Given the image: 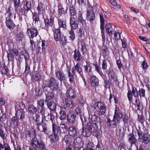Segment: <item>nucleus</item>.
<instances>
[{
    "instance_id": "obj_51",
    "label": "nucleus",
    "mask_w": 150,
    "mask_h": 150,
    "mask_svg": "<svg viewBox=\"0 0 150 150\" xmlns=\"http://www.w3.org/2000/svg\"><path fill=\"white\" fill-rule=\"evenodd\" d=\"M4 148V150H11L8 144L5 143L3 145L0 143V150H3Z\"/></svg>"
},
{
    "instance_id": "obj_14",
    "label": "nucleus",
    "mask_w": 150,
    "mask_h": 150,
    "mask_svg": "<svg viewBox=\"0 0 150 150\" xmlns=\"http://www.w3.org/2000/svg\"><path fill=\"white\" fill-rule=\"evenodd\" d=\"M65 104H64L62 107H64V108L66 109L70 110L68 108H73L74 106V103L73 102L72 100L70 98H66L65 99Z\"/></svg>"
},
{
    "instance_id": "obj_23",
    "label": "nucleus",
    "mask_w": 150,
    "mask_h": 150,
    "mask_svg": "<svg viewBox=\"0 0 150 150\" xmlns=\"http://www.w3.org/2000/svg\"><path fill=\"white\" fill-rule=\"evenodd\" d=\"M44 21L45 27H47L50 26H52L54 24V18L52 17H51L50 20L47 18H46L44 19Z\"/></svg>"
},
{
    "instance_id": "obj_34",
    "label": "nucleus",
    "mask_w": 150,
    "mask_h": 150,
    "mask_svg": "<svg viewBox=\"0 0 150 150\" xmlns=\"http://www.w3.org/2000/svg\"><path fill=\"white\" fill-rule=\"evenodd\" d=\"M100 23V28L101 29H102L104 28V17L105 18V16H106V15H105L104 11L103 13H99Z\"/></svg>"
},
{
    "instance_id": "obj_24",
    "label": "nucleus",
    "mask_w": 150,
    "mask_h": 150,
    "mask_svg": "<svg viewBox=\"0 0 150 150\" xmlns=\"http://www.w3.org/2000/svg\"><path fill=\"white\" fill-rule=\"evenodd\" d=\"M32 19L33 21V25L34 26H35L37 24H38L39 21V18L38 14L35 12L33 13L32 14Z\"/></svg>"
},
{
    "instance_id": "obj_7",
    "label": "nucleus",
    "mask_w": 150,
    "mask_h": 150,
    "mask_svg": "<svg viewBox=\"0 0 150 150\" xmlns=\"http://www.w3.org/2000/svg\"><path fill=\"white\" fill-rule=\"evenodd\" d=\"M94 130V127L91 123H88L87 128L82 127L81 131L82 134L84 137H89L91 134L92 132Z\"/></svg>"
},
{
    "instance_id": "obj_33",
    "label": "nucleus",
    "mask_w": 150,
    "mask_h": 150,
    "mask_svg": "<svg viewBox=\"0 0 150 150\" xmlns=\"http://www.w3.org/2000/svg\"><path fill=\"white\" fill-rule=\"evenodd\" d=\"M33 119L34 121L37 122V123H40V121H42V119L40 117V114L39 112L33 115Z\"/></svg>"
},
{
    "instance_id": "obj_12",
    "label": "nucleus",
    "mask_w": 150,
    "mask_h": 150,
    "mask_svg": "<svg viewBox=\"0 0 150 150\" xmlns=\"http://www.w3.org/2000/svg\"><path fill=\"white\" fill-rule=\"evenodd\" d=\"M19 52L16 49H10L7 52V57L8 58V60H10V58L11 60H13L14 59L15 56H18V55Z\"/></svg>"
},
{
    "instance_id": "obj_46",
    "label": "nucleus",
    "mask_w": 150,
    "mask_h": 150,
    "mask_svg": "<svg viewBox=\"0 0 150 150\" xmlns=\"http://www.w3.org/2000/svg\"><path fill=\"white\" fill-rule=\"evenodd\" d=\"M88 150H96V147L95 145L91 142H90L87 144L86 148Z\"/></svg>"
},
{
    "instance_id": "obj_9",
    "label": "nucleus",
    "mask_w": 150,
    "mask_h": 150,
    "mask_svg": "<svg viewBox=\"0 0 150 150\" xmlns=\"http://www.w3.org/2000/svg\"><path fill=\"white\" fill-rule=\"evenodd\" d=\"M48 85V87L52 90V92L57 91L59 87V84L57 81L53 78L50 79Z\"/></svg>"
},
{
    "instance_id": "obj_41",
    "label": "nucleus",
    "mask_w": 150,
    "mask_h": 150,
    "mask_svg": "<svg viewBox=\"0 0 150 150\" xmlns=\"http://www.w3.org/2000/svg\"><path fill=\"white\" fill-rule=\"evenodd\" d=\"M46 95V99L45 100V101L46 102L51 101L54 96L53 94L51 92H47L45 93Z\"/></svg>"
},
{
    "instance_id": "obj_53",
    "label": "nucleus",
    "mask_w": 150,
    "mask_h": 150,
    "mask_svg": "<svg viewBox=\"0 0 150 150\" xmlns=\"http://www.w3.org/2000/svg\"><path fill=\"white\" fill-rule=\"evenodd\" d=\"M81 139L80 137H77L74 140V144L75 147H79L81 144Z\"/></svg>"
},
{
    "instance_id": "obj_16",
    "label": "nucleus",
    "mask_w": 150,
    "mask_h": 150,
    "mask_svg": "<svg viewBox=\"0 0 150 150\" xmlns=\"http://www.w3.org/2000/svg\"><path fill=\"white\" fill-rule=\"evenodd\" d=\"M68 110L67 117V121L71 124H75V117L73 112L71 110Z\"/></svg>"
},
{
    "instance_id": "obj_39",
    "label": "nucleus",
    "mask_w": 150,
    "mask_h": 150,
    "mask_svg": "<svg viewBox=\"0 0 150 150\" xmlns=\"http://www.w3.org/2000/svg\"><path fill=\"white\" fill-rule=\"evenodd\" d=\"M58 24L59 27L65 28L66 27V22L65 19L62 18L60 17L58 19Z\"/></svg>"
},
{
    "instance_id": "obj_27",
    "label": "nucleus",
    "mask_w": 150,
    "mask_h": 150,
    "mask_svg": "<svg viewBox=\"0 0 150 150\" xmlns=\"http://www.w3.org/2000/svg\"><path fill=\"white\" fill-rule=\"evenodd\" d=\"M24 36V35L23 32H18L15 35V39L17 42H21L22 41Z\"/></svg>"
},
{
    "instance_id": "obj_63",
    "label": "nucleus",
    "mask_w": 150,
    "mask_h": 150,
    "mask_svg": "<svg viewBox=\"0 0 150 150\" xmlns=\"http://www.w3.org/2000/svg\"><path fill=\"white\" fill-rule=\"evenodd\" d=\"M78 18L79 21L83 24L85 23V21L83 18L82 14L80 13L79 15Z\"/></svg>"
},
{
    "instance_id": "obj_8",
    "label": "nucleus",
    "mask_w": 150,
    "mask_h": 150,
    "mask_svg": "<svg viewBox=\"0 0 150 150\" xmlns=\"http://www.w3.org/2000/svg\"><path fill=\"white\" fill-rule=\"evenodd\" d=\"M53 126H55L56 130L57 132V133L59 134L61 133L64 134L67 132L68 127L64 123L61 124L58 126H57L55 123H53L52 125V128H53Z\"/></svg>"
},
{
    "instance_id": "obj_29",
    "label": "nucleus",
    "mask_w": 150,
    "mask_h": 150,
    "mask_svg": "<svg viewBox=\"0 0 150 150\" xmlns=\"http://www.w3.org/2000/svg\"><path fill=\"white\" fill-rule=\"evenodd\" d=\"M17 117L18 119H22L25 117V112L23 109L18 110L16 114Z\"/></svg>"
},
{
    "instance_id": "obj_10",
    "label": "nucleus",
    "mask_w": 150,
    "mask_h": 150,
    "mask_svg": "<svg viewBox=\"0 0 150 150\" xmlns=\"http://www.w3.org/2000/svg\"><path fill=\"white\" fill-rule=\"evenodd\" d=\"M86 18L87 20L91 22H93L95 18V13L91 6H90L87 8Z\"/></svg>"
},
{
    "instance_id": "obj_17",
    "label": "nucleus",
    "mask_w": 150,
    "mask_h": 150,
    "mask_svg": "<svg viewBox=\"0 0 150 150\" xmlns=\"http://www.w3.org/2000/svg\"><path fill=\"white\" fill-rule=\"evenodd\" d=\"M92 122L96 126L100 125L102 122L101 118L96 115H92L91 117Z\"/></svg>"
},
{
    "instance_id": "obj_48",
    "label": "nucleus",
    "mask_w": 150,
    "mask_h": 150,
    "mask_svg": "<svg viewBox=\"0 0 150 150\" xmlns=\"http://www.w3.org/2000/svg\"><path fill=\"white\" fill-rule=\"evenodd\" d=\"M107 122L109 123V125L110 127L114 128L116 126V124L117 123V121L114 120V118L112 121H111L110 119H108Z\"/></svg>"
},
{
    "instance_id": "obj_47",
    "label": "nucleus",
    "mask_w": 150,
    "mask_h": 150,
    "mask_svg": "<svg viewBox=\"0 0 150 150\" xmlns=\"http://www.w3.org/2000/svg\"><path fill=\"white\" fill-rule=\"evenodd\" d=\"M79 43L80 44L81 48V50L83 52V53H86L87 51V49L85 45V42L84 40H82L79 42Z\"/></svg>"
},
{
    "instance_id": "obj_6",
    "label": "nucleus",
    "mask_w": 150,
    "mask_h": 150,
    "mask_svg": "<svg viewBox=\"0 0 150 150\" xmlns=\"http://www.w3.org/2000/svg\"><path fill=\"white\" fill-rule=\"evenodd\" d=\"M54 38L56 41H59L61 44H65L67 41L65 37L61 35L59 29H56L54 31Z\"/></svg>"
},
{
    "instance_id": "obj_49",
    "label": "nucleus",
    "mask_w": 150,
    "mask_h": 150,
    "mask_svg": "<svg viewBox=\"0 0 150 150\" xmlns=\"http://www.w3.org/2000/svg\"><path fill=\"white\" fill-rule=\"evenodd\" d=\"M28 134L31 137L33 138L35 137L36 133L35 130L33 129H32L29 130L28 132Z\"/></svg>"
},
{
    "instance_id": "obj_4",
    "label": "nucleus",
    "mask_w": 150,
    "mask_h": 150,
    "mask_svg": "<svg viewBox=\"0 0 150 150\" xmlns=\"http://www.w3.org/2000/svg\"><path fill=\"white\" fill-rule=\"evenodd\" d=\"M42 117H43L45 120L47 121H51L53 124L54 122V116L53 114H49L48 111L46 109H42L40 110Z\"/></svg>"
},
{
    "instance_id": "obj_59",
    "label": "nucleus",
    "mask_w": 150,
    "mask_h": 150,
    "mask_svg": "<svg viewBox=\"0 0 150 150\" xmlns=\"http://www.w3.org/2000/svg\"><path fill=\"white\" fill-rule=\"evenodd\" d=\"M38 104L41 108L40 110L42 109H45L44 107V102L43 100H40L38 101Z\"/></svg>"
},
{
    "instance_id": "obj_31",
    "label": "nucleus",
    "mask_w": 150,
    "mask_h": 150,
    "mask_svg": "<svg viewBox=\"0 0 150 150\" xmlns=\"http://www.w3.org/2000/svg\"><path fill=\"white\" fill-rule=\"evenodd\" d=\"M64 108L62 107L60 112V119L61 120H64L65 118L67 116L66 112H68V110H67Z\"/></svg>"
},
{
    "instance_id": "obj_55",
    "label": "nucleus",
    "mask_w": 150,
    "mask_h": 150,
    "mask_svg": "<svg viewBox=\"0 0 150 150\" xmlns=\"http://www.w3.org/2000/svg\"><path fill=\"white\" fill-rule=\"evenodd\" d=\"M28 110L30 113L33 114V115L36 113L37 109L33 105H31L28 108Z\"/></svg>"
},
{
    "instance_id": "obj_26",
    "label": "nucleus",
    "mask_w": 150,
    "mask_h": 150,
    "mask_svg": "<svg viewBox=\"0 0 150 150\" xmlns=\"http://www.w3.org/2000/svg\"><path fill=\"white\" fill-rule=\"evenodd\" d=\"M90 82L91 85L94 87L97 86L99 83V81L98 78L94 75L91 77Z\"/></svg>"
},
{
    "instance_id": "obj_35",
    "label": "nucleus",
    "mask_w": 150,
    "mask_h": 150,
    "mask_svg": "<svg viewBox=\"0 0 150 150\" xmlns=\"http://www.w3.org/2000/svg\"><path fill=\"white\" fill-rule=\"evenodd\" d=\"M58 3V11L59 13L61 14L64 15L67 12V8L66 10L65 11L64 8L63 7L62 4L60 3V1L59 2L57 3Z\"/></svg>"
},
{
    "instance_id": "obj_28",
    "label": "nucleus",
    "mask_w": 150,
    "mask_h": 150,
    "mask_svg": "<svg viewBox=\"0 0 150 150\" xmlns=\"http://www.w3.org/2000/svg\"><path fill=\"white\" fill-rule=\"evenodd\" d=\"M14 11L11 7H9L6 10L5 15L7 18L10 17V18L14 15Z\"/></svg>"
},
{
    "instance_id": "obj_22",
    "label": "nucleus",
    "mask_w": 150,
    "mask_h": 150,
    "mask_svg": "<svg viewBox=\"0 0 150 150\" xmlns=\"http://www.w3.org/2000/svg\"><path fill=\"white\" fill-rule=\"evenodd\" d=\"M66 96L68 97L72 98H74L76 96L75 91L71 88H69L67 90Z\"/></svg>"
},
{
    "instance_id": "obj_20",
    "label": "nucleus",
    "mask_w": 150,
    "mask_h": 150,
    "mask_svg": "<svg viewBox=\"0 0 150 150\" xmlns=\"http://www.w3.org/2000/svg\"><path fill=\"white\" fill-rule=\"evenodd\" d=\"M31 78L33 81H38L41 79V75L39 71H35L32 72Z\"/></svg>"
},
{
    "instance_id": "obj_57",
    "label": "nucleus",
    "mask_w": 150,
    "mask_h": 150,
    "mask_svg": "<svg viewBox=\"0 0 150 150\" xmlns=\"http://www.w3.org/2000/svg\"><path fill=\"white\" fill-rule=\"evenodd\" d=\"M145 90L143 89H140L138 91V95L140 96V97L142 96L145 97Z\"/></svg>"
},
{
    "instance_id": "obj_43",
    "label": "nucleus",
    "mask_w": 150,
    "mask_h": 150,
    "mask_svg": "<svg viewBox=\"0 0 150 150\" xmlns=\"http://www.w3.org/2000/svg\"><path fill=\"white\" fill-rule=\"evenodd\" d=\"M29 57L28 55V56H26V57H25V72L26 73H28L30 71V65L29 64H28L27 62Z\"/></svg>"
},
{
    "instance_id": "obj_11",
    "label": "nucleus",
    "mask_w": 150,
    "mask_h": 150,
    "mask_svg": "<svg viewBox=\"0 0 150 150\" xmlns=\"http://www.w3.org/2000/svg\"><path fill=\"white\" fill-rule=\"evenodd\" d=\"M38 128L39 131L40 132H43L45 134L48 135L50 133L51 131L47 128L46 124L45 123H43L41 125L40 123L37 124Z\"/></svg>"
},
{
    "instance_id": "obj_45",
    "label": "nucleus",
    "mask_w": 150,
    "mask_h": 150,
    "mask_svg": "<svg viewBox=\"0 0 150 150\" xmlns=\"http://www.w3.org/2000/svg\"><path fill=\"white\" fill-rule=\"evenodd\" d=\"M72 141L71 136L68 135L65 136L63 139V142L66 143V144H70Z\"/></svg>"
},
{
    "instance_id": "obj_25",
    "label": "nucleus",
    "mask_w": 150,
    "mask_h": 150,
    "mask_svg": "<svg viewBox=\"0 0 150 150\" xmlns=\"http://www.w3.org/2000/svg\"><path fill=\"white\" fill-rule=\"evenodd\" d=\"M69 133L70 136L73 137L77 136V134L76 128L74 126H70L69 128Z\"/></svg>"
},
{
    "instance_id": "obj_5",
    "label": "nucleus",
    "mask_w": 150,
    "mask_h": 150,
    "mask_svg": "<svg viewBox=\"0 0 150 150\" xmlns=\"http://www.w3.org/2000/svg\"><path fill=\"white\" fill-rule=\"evenodd\" d=\"M30 145L32 148L35 149H39L40 150L41 148H44L45 144L41 141L38 140L36 137L32 139L30 142Z\"/></svg>"
},
{
    "instance_id": "obj_36",
    "label": "nucleus",
    "mask_w": 150,
    "mask_h": 150,
    "mask_svg": "<svg viewBox=\"0 0 150 150\" xmlns=\"http://www.w3.org/2000/svg\"><path fill=\"white\" fill-rule=\"evenodd\" d=\"M105 29L106 32L109 35H112L113 28L111 24L108 23L106 25Z\"/></svg>"
},
{
    "instance_id": "obj_15",
    "label": "nucleus",
    "mask_w": 150,
    "mask_h": 150,
    "mask_svg": "<svg viewBox=\"0 0 150 150\" xmlns=\"http://www.w3.org/2000/svg\"><path fill=\"white\" fill-rule=\"evenodd\" d=\"M122 114L119 110V108L116 107L115 111L113 118L114 120H116L117 124H119L120 120L122 117Z\"/></svg>"
},
{
    "instance_id": "obj_2",
    "label": "nucleus",
    "mask_w": 150,
    "mask_h": 150,
    "mask_svg": "<svg viewBox=\"0 0 150 150\" xmlns=\"http://www.w3.org/2000/svg\"><path fill=\"white\" fill-rule=\"evenodd\" d=\"M94 110L98 115H103L106 111V106L104 103L98 101L93 105Z\"/></svg>"
},
{
    "instance_id": "obj_3",
    "label": "nucleus",
    "mask_w": 150,
    "mask_h": 150,
    "mask_svg": "<svg viewBox=\"0 0 150 150\" xmlns=\"http://www.w3.org/2000/svg\"><path fill=\"white\" fill-rule=\"evenodd\" d=\"M138 139L141 140L142 143L145 144L149 143L150 144V135L148 132H143L141 130H137Z\"/></svg>"
},
{
    "instance_id": "obj_40",
    "label": "nucleus",
    "mask_w": 150,
    "mask_h": 150,
    "mask_svg": "<svg viewBox=\"0 0 150 150\" xmlns=\"http://www.w3.org/2000/svg\"><path fill=\"white\" fill-rule=\"evenodd\" d=\"M0 68V71L2 74H5L8 72V69L4 63L1 64Z\"/></svg>"
},
{
    "instance_id": "obj_62",
    "label": "nucleus",
    "mask_w": 150,
    "mask_h": 150,
    "mask_svg": "<svg viewBox=\"0 0 150 150\" xmlns=\"http://www.w3.org/2000/svg\"><path fill=\"white\" fill-rule=\"evenodd\" d=\"M110 76L109 77V78H111V80H113L114 81V82L115 83L116 85H117L119 84V81H118L117 78L115 77L114 75H110Z\"/></svg>"
},
{
    "instance_id": "obj_30",
    "label": "nucleus",
    "mask_w": 150,
    "mask_h": 150,
    "mask_svg": "<svg viewBox=\"0 0 150 150\" xmlns=\"http://www.w3.org/2000/svg\"><path fill=\"white\" fill-rule=\"evenodd\" d=\"M47 107L50 110L54 111L56 109V104L53 101H51L46 102Z\"/></svg>"
},
{
    "instance_id": "obj_37",
    "label": "nucleus",
    "mask_w": 150,
    "mask_h": 150,
    "mask_svg": "<svg viewBox=\"0 0 150 150\" xmlns=\"http://www.w3.org/2000/svg\"><path fill=\"white\" fill-rule=\"evenodd\" d=\"M38 11V14H42L45 11V6L42 3L39 4L37 8Z\"/></svg>"
},
{
    "instance_id": "obj_50",
    "label": "nucleus",
    "mask_w": 150,
    "mask_h": 150,
    "mask_svg": "<svg viewBox=\"0 0 150 150\" xmlns=\"http://www.w3.org/2000/svg\"><path fill=\"white\" fill-rule=\"evenodd\" d=\"M103 56L105 58H107L108 57L109 52L107 46H105L103 47Z\"/></svg>"
},
{
    "instance_id": "obj_32",
    "label": "nucleus",
    "mask_w": 150,
    "mask_h": 150,
    "mask_svg": "<svg viewBox=\"0 0 150 150\" xmlns=\"http://www.w3.org/2000/svg\"><path fill=\"white\" fill-rule=\"evenodd\" d=\"M74 58L75 60L78 62L80 61L82 59V57L80 52L75 50L74 52Z\"/></svg>"
},
{
    "instance_id": "obj_21",
    "label": "nucleus",
    "mask_w": 150,
    "mask_h": 150,
    "mask_svg": "<svg viewBox=\"0 0 150 150\" xmlns=\"http://www.w3.org/2000/svg\"><path fill=\"white\" fill-rule=\"evenodd\" d=\"M128 142L130 144V146H132L133 144H135L137 139L134 135L133 134H129L128 136Z\"/></svg>"
},
{
    "instance_id": "obj_19",
    "label": "nucleus",
    "mask_w": 150,
    "mask_h": 150,
    "mask_svg": "<svg viewBox=\"0 0 150 150\" xmlns=\"http://www.w3.org/2000/svg\"><path fill=\"white\" fill-rule=\"evenodd\" d=\"M27 33L30 34V38H33L34 37H36L38 34L37 30L35 28L32 27L30 28H28Z\"/></svg>"
},
{
    "instance_id": "obj_44",
    "label": "nucleus",
    "mask_w": 150,
    "mask_h": 150,
    "mask_svg": "<svg viewBox=\"0 0 150 150\" xmlns=\"http://www.w3.org/2000/svg\"><path fill=\"white\" fill-rule=\"evenodd\" d=\"M6 23L7 26L10 29H13L15 25L13 22L10 19L7 20Z\"/></svg>"
},
{
    "instance_id": "obj_54",
    "label": "nucleus",
    "mask_w": 150,
    "mask_h": 150,
    "mask_svg": "<svg viewBox=\"0 0 150 150\" xmlns=\"http://www.w3.org/2000/svg\"><path fill=\"white\" fill-rule=\"evenodd\" d=\"M24 8L25 11H27L30 10L31 8V4L30 2L26 1V2L25 5L24 6Z\"/></svg>"
},
{
    "instance_id": "obj_13",
    "label": "nucleus",
    "mask_w": 150,
    "mask_h": 150,
    "mask_svg": "<svg viewBox=\"0 0 150 150\" xmlns=\"http://www.w3.org/2000/svg\"><path fill=\"white\" fill-rule=\"evenodd\" d=\"M56 129L55 126H53L52 128L53 133L50 136V138L51 141L54 142H57L59 139L58 135L59 134L57 133Z\"/></svg>"
},
{
    "instance_id": "obj_52",
    "label": "nucleus",
    "mask_w": 150,
    "mask_h": 150,
    "mask_svg": "<svg viewBox=\"0 0 150 150\" xmlns=\"http://www.w3.org/2000/svg\"><path fill=\"white\" fill-rule=\"evenodd\" d=\"M69 13L71 16H73L76 14V11L74 6H72L70 7Z\"/></svg>"
},
{
    "instance_id": "obj_1",
    "label": "nucleus",
    "mask_w": 150,
    "mask_h": 150,
    "mask_svg": "<svg viewBox=\"0 0 150 150\" xmlns=\"http://www.w3.org/2000/svg\"><path fill=\"white\" fill-rule=\"evenodd\" d=\"M76 71L82 77L84 83L85 82V78L83 76V72L81 67L78 63H77L74 66V68L72 69L71 72L69 71L68 72V78L71 83H72L74 81V75L75 74Z\"/></svg>"
},
{
    "instance_id": "obj_58",
    "label": "nucleus",
    "mask_w": 150,
    "mask_h": 150,
    "mask_svg": "<svg viewBox=\"0 0 150 150\" xmlns=\"http://www.w3.org/2000/svg\"><path fill=\"white\" fill-rule=\"evenodd\" d=\"M41 44L42 51H44L45 49L47 47L48 44L46 41L44 40H42Z\"/></svg>"
},
{
    "instance_id": "obj_42",
    "label": "nucleus",
    "mask_w": 150,
    "mask_h": 150,
    "mask_svg": "<svg viewBox=\"0 0 150 150\" xmlns=\"http://www.w3.org/2000/svg\"><path fill=\"white\" fill-rule=\"evenodd\" d=\"M11 122L13 123L15 128H17L19 125V120L17 117H13L11 119Z\"/></svg>"
},
{
    "instance_id": "obj_61",
    "label": "nucleus",
    "mask_w": 150,
    "mask_h": 150,
    "mask_svg": "<svg viewBox=\"0 0 150 150\" xmlns=\"http://www.w3.org/2000/svg\"><path fill=\"white\" fill-rule=\"evenodd\" d=\"M94 131H93L94 135L97 138H100V133L99 131L94 128Z\"/></svg>"
},
{
    "instance_id": "obj_18",
    "label": "nucleus",
    "mask_w": 150,
    "mask_h": 150,
    "mask_svg": "<svg viewBox=\"0 0 150 150\" xmlns=\"http://www.w3.org/2000/svg\"><path fill=\"white\" fill-rule=\"evenodd\" d=\"M70 24L71 27V30H75L78 28V21L75 18L71 17L70 18Z\"/></svg>"
},
{
    "instance_id": "obj_60",
    "label": "nucleus",
    "mask_w": 150,
    "mask_h": 150,
    "mask_svg": "<svg viewBox=\"0 0 150 150\" xmlns=\"http://www.w3.org/2000/svg\"><path fill=\"white\" fill-rule=\"evenodd\" d=\"M69 34H70L69 38L71 41L74 40L75 38V34L74 32L72 30H71L69 31Z\"/></svg>"
},
{
    "instance_id": "obj_38",
    "label": "nucleus",
    "mask_w": 150,
    "mask_h": 150,
    "mask_svg": "<svg viewBox=\"0 0 150 150\" xmlns=\"http://www.w3.org/2000/svg\"><path fill=\"white\" fill-rule=\"evenodd\" d=\"M56 77L61 81H63L64 78V75L63 73L60 71H57L56 73Z\"/></svg>"
},
{
    "instance_id": "obj_64",
    "label": "nucleus",
    "mask_w": 150,
    "mask_h": 150,
    "mask_svg": "<svg viewBox=\"0 0 150 150\" xmlns=\"http://www.w3.org/2000/svg\"><path fill=\"white\" fill-rule=\"evenodd\" d=\"M66 150H76L75 146L72 144H70L66 148Z\"/></svg>"
},
{
    "instance_id": "obj_56",
    "label": "nucleus",
    "mask_w": 150,
    "mask_h": 150,
    "mask_svg": "<svg viewBox=\"0 0 150 150\" xmlns=\"http://www.w3.org/2000/svg\"><path fill=\"white\" fill-rule=\"evenodd\" d=\"M86 64L84 66L85 70L88 72H91L92 70L90 64L86 62Z\"/></svg>"
}]
</instances>
